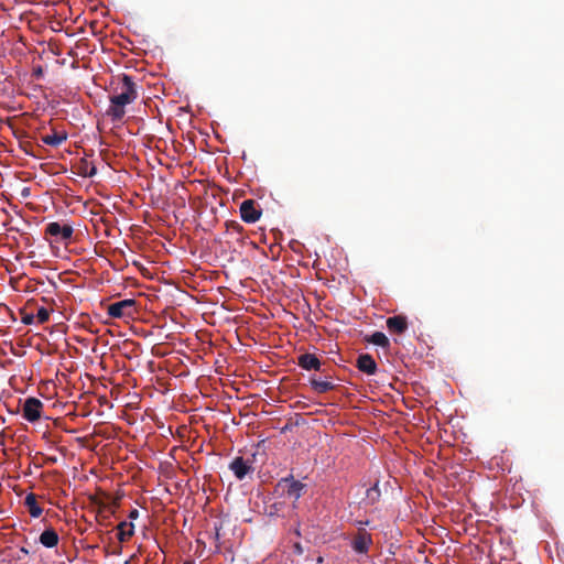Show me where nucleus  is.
<instances>
[{
  "instance_id": "9",
  "label": "nucleus",
  "mask_w": 564,
  "mask_h": 564,
  "mask_svg": "<svg viewBox=\"0 0 564 564\" xmlns=\"http://www.w3.org/2000/svg\"><path fill=\"white\" fill-rule=\"evenodd\" d=\"M299 365L305 370H318L321 362L315 355L304 354L299 357Z\"/></svg>"
},
{
  "instance_id": "3",
  "label": "nucleus",
  "mask_w": 564,
  "mask_h": 564,
  "mask_svg": "<svg viewBox=\"0 0 564 564\" xmlns=\"http://www.w3.org/2000/svg\"><path fill=\"white\" fill-rule=\"evenodd\" d=\"M46 234L54 237L57 241H67L73 235V227L54 221L47 225Z\"/></svg>"
},
{
  "instance_id": "7",
  "label": "nucleus",
  "mask_w": 564,
  "mask_h": 564,
  "mask_svg": "<svg viewBox=\"0 0 564 564\" xmlns=\"http://www.w3.org/2000/svg\"><path fill=\"white\" fill-rule=\"evenodd\" d=\"M372 543L371 536L366 531H360L352 541V549L357 553H366Z\"/></svg>"
},
{
  "instance_id": "2",
  "label": "nucleus",
  "mask_w": 564,
  "mask_h": 564,
  "mask_svg": "<svg viewBox=\"0 0 564 564\" xmlns=\"http://www.w3.org/2000/svg\"><path fill=\"white\" fill-rule=\"evenodd\" d=\"M43 403L36 398H28L23 404V417L29 422H35L41 417Z\"/></svg>"
},
{
  "instance_id": "20",
  "label": "nucleus",
  "mask_w": 564,
  "mask_h": 564,
  "mask_svg": "<svg viewBox=\"0 0 564 564\" xmlns=\"http://www.w3.org/2000/svg\"><path fill=\"white\" fill-rule=\"evenodd\" d=\"M35 317L34 315L32 314H25L23 317H22V322L26 325L29 324H32L34 322Z\"/></svg>"
},
{
  "instance_id": "12",
  "label": "nucleus",
  "mask_w": 564,
  "mask_h": 564,
  "mask_svg": "<svg viewBox=\"0 0 564 564\" xmlns=\"http://www.w3.org/2000/svg\"><path fill=\"white\" fill-rule=\"evenodd\" d=\"M387 326L389 330L394 333H403L406 329V321L402 316H393L388 318Z\"/></svg>"
},
{
  "instance_id": "16",
  "label": "nucleus",
  "mask_w": 564,
  "mask_h": 564,
  "mask_svg": "<svg viewBox=\"0 0 564 564\" xmlns=\"http://www.w3.org/2000/svg\"><path fill=\"white\" fill-rule=\"evenodd\" d=\"M66 138L67 137L65 133L53 132L51 134H46V135L42 137V141L45 144H48L52 147H58L66 140Z\"/></svg>"
},
{
  "instance_id": "6",
  "label": "nucleus",
  "mask_w": 564,
  "mask_h": 564,
  "mask_svg": "<svg viewBox=\"0 0 564 564\" xmlns=\"http://www.w3.org/2000/svg\"><path fill=\"white\" fill-rule=\"evenodd\" d=\"M230 470L239 480H241L252 470V467L242 457H237L231 462Z\"/></svg>"
},
{
  "instance_id": "15",
  "label": "nucleus",
  "mask_w": 564,
  "mask_h": 564,
  "mask_svg": "<svg viewBox=\"0 0 564 564\" xmlns=\"http://www.w3.org/2000/svg\"><path fill=\"white\" fill-rule=\"evenodd\" d=\"M24 502L32 518H39L42 514V508L37 505L33 494L28 495Z\"/></svg>"
},
{
  "instance_id": "17",
  "label": "nucleus",
  "mask_w": 564,
  "mask_h": 564,
  "mask_svg": "<svg viewBox=\"0 0 564 564\" xmlns=\"http://www.w3.org/2000/svg\"><path fill=\"white\" fill-rule=\"evenodd\" d=\"M312 386L319 393L327 392L334 388V384L326 380H312Z\"/></svg>"
},
{
  "instance_id": "10",
  "label": "nucleus",
  "mask_w": 564,
  "mask_h": 564,
  "mask_svg": "<svg viewBox=\"0 0 564 564\" xmlns=\"http://www.w3.org/2000/svg\"><path fill=\"white\" fill-rule=\"evenodd\" d=\"M40 543L45 547H54L58 543V534L53 529H46L40 535Z\"/></svg>"
},
{
  "instance_id": "11",
  "label": "nucleus",
  "mask_w": 564,
  "mask_h": 564,
  "mask_svg": "<svg viewBox=\"0 0 564 564\" xmlns=\"http://www.w3.org/2000/svg\"><path fill=\"white\" fill-rule=\"evenodd\" d=\"M284 482L288 487V491H286L288 497L290 499H292L293 501H296L302 496L304 485L296 480L289 481L285 479Z\"/></svg>"
},
{
  "instance_id": "19",
  "label": "nucleus",
  "mask_w": 564,
  "mask_h": 564,
  "mask_svg": "<svg viewBox=\"0 0 564 564\" xmlns=\"http://www.w3.org/2000/svg\"><path fill=\"white\" fill-rule=\"evenodd\" d=\"M34 317L39 324H43L48 321L50 311L45 307H40Z\"/></svg>"
},
{
  "instance_id": "24",
  "label": "nucleus",
  "mask_w": 564,
  "mask_h": 564,
  "mask_svg": "<svg viewBox=\"0 0 564 564\" xmlns=\"http://www.w3.org/2000/svg\"><path fill=\"white\" fill-rule=\"evenodd\" d=\"M184 564H191V563L186 562V563H184Z\"/></svg>"
},
{
  "instance_id": "22",
  "label": "nucleus",
  "mask_w": 564,
  "mask_h": 564,
  "mask_svg": "<svg viewBox=\"0 0 564 564\" xmlns=\"http://www.w3.org/2000/svg\"><path fill=\"white\" fill-rule=\"evenodd\" d=\"M20 553H22L23 555H29L30 551L25 546H22L20 549Z\"/></svg>"
},
{
  "instance_id": "1",
  "label": "nucleus",
  "mask_w": 564,
  "mask_h": 564,
  "mask_svg": "<svg viewBox=\"0 0 564 564\" xmlns=\"http://www.w3.org/2000/svg\"><path fill=\"white\" fill-rule=\"evenodd\" d=\"M120 91L110 98V101L118 105L127 106L132 104L137 99V91L134 83L131 78L124 75L121 79Z\"/></svg>"
},
{
  "instance_id": "21",
  "label": "nucleus",
  "mask_w": 564,
  "mask_h": 564,
  "mask_svg": "<svg viewBox=\"0 0 564 564\" xmlns=\"http://www.w3.org/2000/svg\"><path fill=\"white\" fill-rule=\"evenodd\" d=\"M294 549H295L296 553H299V554H302V553H303V549H302L301 544L296 543V544L294 545Z\"/></svg>"
},
{
  "instance_id": "13",
  "label": "nucleus",
  "mask_w": 564,
  "mask_h": 564,
  "mask_svg": "<svg viewBox=\"0 0 564 564\" xmlns=\"http://www.w3.org/2000/svg\"><path fill=\"white\" fill-rule=\"evenodd\" d=\"M118 539L121 542L129 540L134 532V525L130 522H121L118 524Z\"/></svg>"
},
{
  "instance_id": "18",
  "label": "nucleus",
  "mask_w": 564,
  "mask_h": 564,
  "mask_svg": "<svg viewBox=\"0 0 564 564\" xmlns=\"http://www.w3.org/2000/svg\"><path fill=\"white\" fill-rule=\"evenodd\" d=\"M370 341L375 345L382 346V347H386L389 344L388 337L381 332L373 333L370 337Z\"/></svg>"
},
{
  "instance_id": "8",
  "label": "nucleus",
  "mask_w": 564,
  "mask_h": 564,
  "mask_svg": "<svg viewBox=\"0 0 564 564\" xmlns=\"http://www.w3.org/2000/svg\"><path fill=\"white\" fill-rule=\"evenodd\" d=\"M357 365L359 370L366 372L367 375H373L377 369L376 361L370 355H361L357 360Z\"/></svg>"
},
{
  "instance_id": "4",
  "label": "nucleus",
  "mask_w": 564,
  "mask_h": 564,
  "mask_svg": "<svg viewBox=\"0 0 564 564\" xmlns=\"http://www.w3.org/2000/svg\"><path fill=\"white\" fill-rule=\"evenodd\" d=\"M260 210L256 207L251 199L243 200L240 205V216L246 223H256L260 218Z\"/></svg>"
},
{
  "instance_id": "14",
  "label": "nucleus",
  "mask_w": 564,
  "mask_h": 564,
  "mask_svg": "<svg viewBox=\"0 0 564 564\" xmlns=\"http://www.w3.org/2000/svg\"><path fill=\"white\" fill-rule=\"evenodd\" d=\"M124 108L126 107L122 105H118L116 102L110 101V106L107 109L106 113L108 117L111 118L112 121H120L126 113Z\"/></svg>"
},
{
  "instance_id": "23",
  "label": "nucleus",
  "mask_w": 564,
  "mask_h": 564,
  "mask_svg": "<svg viewBox=\"0 0 564 564\" xmlns=\"http://www.w3.org/2000/svg\"><path fill=\"white\" fill-rule=\"evenodd\" d=\"M137 513H138L137 510H134V511L131 512L130 517L131 518L137 517Z\"/></svg>"
},
{
  "instance_id": "5",
  "label": "nucleus",
  "mask_w": 564,
  "mask_h": 564,
  "mask_svg": "<svg viewBox=\"0 0 564 564\" xmlns=\"http://www.w3.org/2000/svg\"><path fill=\"white\" fill-rule=\"evenodd\" d=\"M134 304L133 300H123L116 303H112L108 306V314L113 318H121L130 315L127 312L128 308H131Z\"/></svg>"
}]
</instances>
